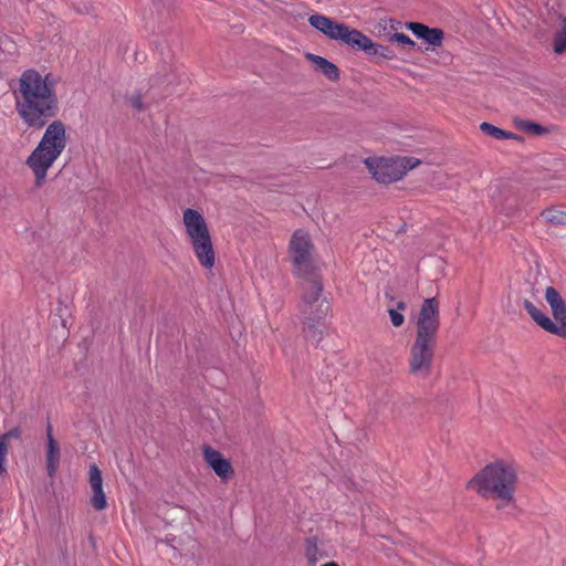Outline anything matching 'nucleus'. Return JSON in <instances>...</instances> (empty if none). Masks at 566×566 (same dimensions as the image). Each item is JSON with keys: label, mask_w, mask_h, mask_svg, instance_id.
<instances>
[{"label": "nucleus", "mask_w": 566, "mask_h": 566, "mask_svg": "<svg viewBox=\"0 0 566 566\" xmlns=\"http://www.w3.org/2000/svg\"><path fill=\"white\" fill-rule=\"evenodd\" d=\"M302 322V332L304 337L307 340H311L315 343V345H318L321 340L323 339V325L324 322H316L314 319H305L301 317Z\"/></svg>", "instance_id": "obj_18"}, {"label": "nucleus", "mask_w": 566, "mask_h": 566, "mask_svg": "<svg viewBox=\"0 0 566 566\" xmlns=\"http://www.w3.org/2000/svg\"><path fill=\"white\" fill-rule=\"evenodd\" d=\"M542 217L545 221L552 226H565L566 224V211L560 210L556 207H549L542 212Z\"/></svg>", "instance_id": "obj_24"}, {"label": "nucleus", "mask_w": 566, "mask_h": 566, "mask_svg": "<svg viewBox=\"0 0 566 566\" xmlns=\"http://www.w3.org/2000/svg\"><path fill=\"white\" fill-rule=\"evenodd\" d=\"M388 40L390 42H397V43H400V44H403V45H407L409 49L411 50H416V49H420L417 43L411 40L407 34L405 33H398V32H395L392 34H389L388 35Z\"/></svg>", "instance_id": "obj_27"}, {"label": "nucleus", "mask_w": 566, "mask_h": 566, "mask_svg": "<svg viewBox=\"0 0 566 566\" xmlns=\"http://www.w3.org/2000/svg\"><path fill=\"white\" fill-rule=\"evenodd\" d=\"M14 96L18 115L28 127L42 129L46 126L40 143L25 161L34 174L35 187L41 188L49 168L67 143L65 124L60 119L49 123L60 111L55 82L51 74L42 76L34 69L25 70L19 78Z\"/></svg>", "instance_id": "obj_1"}, {"label": "nucleus", "mask_w": 566, "mask_h": 566, "mask_svg": "<svg viewBox=\"0 0 566 566\" xmlns=\"http://www.w3.org/2000/svg\"><path fill=\"white\" fill-rule=\"evenodd\" d=\"M304 282L302 283V296L298 305L303 307L304 304L311 305L313 303H319L322 297V293L324 290L322 277L314 273V271L306 276H302Z\"/></svg>", "instance_id": "obj_8"}, {"label": "nucleus", "mask_w": 566, "mask_h": 566, "mask_svg": "<svg viewBox=\"0 0 566 566\" xmlns=\"http://www.w3.org/2000/svg\"><path fill=\"white\" fill-rule=\"evenodd\" d=\"M321 566H339L336 562H327Z\"/></svg>", "instance_id": "obj_33"}, {"label": "nucleus", "mask_w": 566, "mask_h": 566, "mask_svg": "<svg viewBox=\"0 0 566 566\" xmlns=\"http://www.w3.org/2000/svg\"><path fill=\"white\" fill-rule=\"evenodd\" d=\"M566 51V21L554 36V52L562 54Z\"/></svg>", "instance_id": "obj_26"}, {"label": "nucleus", "mask_w": 566, "mask_h": 566, "mask_svg": "<svg viewBox=\"0 0 566 566\" xmlns=\"http://www.w3.org/2000/svg\"><path fill=\"white\" fill-rule=\"evenodd\" d=\"M306 59L312 62L316 71L324 74L329 81L337 82L340 78L339 69L335 63L313 53H307Z\"/></svg>", "instance_id": "obj_15"}, {"label": "nucleus", "mask_w": 566, "mask_h": 566, "mask_svg": "<svg viewBox=\"0 0 566 566\" xmlns=\"http://www.w3.org/2000/svg\"><path fill=\"white\" fill-rule=\"evenodd\" d=\"M364 53L368 56L381 57L385 60H394L396 57V53L392 49L387 45L378 44L370 38L367 42V46L365 48Z\"/></svg>", "instance_id": "obj_20"}, {"label": "nucleus", "mask_w": 566, "mask_h": 566, "mask_svg": "<svg viewBox=\"0 0 566 566\" xmlns=\"http://www.w3.org/2000/svg\"><path fill=\"white\" fill-rule=\"evenodd\" d=\"M182 221L190 241L210 235L206 219L198 210L186 209L182 214Z\"/></svg>", "instance_id": "obj_7"}, {"label": "nucleus", "mask_w": 566, "mask_h": 566, "mask_svg": "<svg viewBox=\"0 0 566 566\" xmlns=\"http://www.w3.org/2000/svg\"><path fill=\"white\" fill-rule=\"evenodd\" d=\"M439 327V302L436 297L426 298L416 322V338L409 350L410 375L420 379H427L431 375Z\"/></svg>", "instance_id": "obj_2"}, {"label": "nucleus", "mask_w": 566, "mask_h": 566, "mask_svg": "<svg viewBox=\"0 0 566 566\" xmlns=\"http://www.w3.org/2000/svg\"><path fill=\"white\" fill-rule=\"evenodd\" d=\"M388 313H389V316H390L391 324L395 327H400L403 324L405 316L399 311H397L395 308H390L388 311Z\"/></svg>", "instance_id": "obj_30"}, {"label": "nucleus", "mask_w": 566, "mask_h": 566, "mask_svg": "<svg viewBox=\"0 0 566 566\" xmlns=\"http://www.w3.org/2000/svg\"><path fill=\"white\" fill-rule=\"evenodd\" d=\"M546 302L549 304L553 317L555 319L554 326L562 329L566 327V304L562 298L559 292L553 287L548 286L545 291Z\"/></svg>", "instance_id": "obj_11"}, {"label": "nucleus", "mask_w": 566, "mask_h": 566, "mask_svg": "<svg viewBox=\"0 0 566 566\" xmlns=\"http://www.w3.org/2000/svg\"><path fill=\"white\" fill-rule=\"evenodd\" d=\"M48 450H46V470L50 476H53L60 464V446L53 438L52 427H48Z\"/></svg>", "instance_id": "obj_17"}, {"label": "nucleus", "mask_w": 566, "mask_h": 566, "mask_svg": "<svg viewBox=\"0 0 566 566\" xmlns=\"http://www.w3.org/2000/svg\"><path fill=\"white\" fill-rule=\"evenodd\" d=\"M523 305L533 321L544 331L549 333L552 329H555L554 322L547 315L543 314L531 301L524 300Z\"/></svg>", "instance_id": "obj_19"}, {"label": "nucleus", "mask_w": 566, "mask_h": 566, "mask_svg": "<svg viewBox=\"0 0 566 566\" xmlns=\"http://www.w3.org/2000/svg\"><path fill=\"white\" fill-rule=\"evenodd\" d=\"M314 245L311 237L302 229L296 230L289 244V253L298 276L310 275L313 270L312 251Z\"/></svg>", "instance_id": "obj_5"}, {"label": "nucleus", "mask_w": 566, "mask_h": 566, "mask_svg": "<svg viewBox=\"0 0 566 566\" xmlns=\"http://www.w3.org/2000/svg\"><path fill=\"white\" fill-rule=\"evenodd\" d=\"M88 482L92 489L91 504L96 511H103L107 506L106 496L103 490L102 472L96 464L88 469Z\"/></svg>", "instance_id": "obj_9"}, {"label": "nucleus", "mask_w": 566, "mask_h": 566, "mask_svg": "<svg viewBox=\"0 0 566 566\" xmlns=\"http://www.w3.org/2000/svg\"><path fill=\"white\" fill-rule=\"evenodd\" d=\"M127 101L132 105L133 108H135L137 111L145 109V105H144L143 96H142L140 92H137L133 96L128 97Z\"/></svg>", "instance_id": "obj_29"}, {"label": "nucleus", "mask_w": 566, "mask_h": 566, "mask_svg": "<svg viewBox=\"0 0 566 566\" xmlns=\"http://www.w3.org/2000/svg\"><path fill=\"white\" fill-rule=\"evenodd\" d=\"M516 485V467L504 460L485 465L469 482V488L482 497L495 501L497 509L506 507L514 501Z\"/></svg>", "instance_id": "obj_3"}, {"label": "nucleus", "mask_w": 566, "mask_h": 566, "mask_svg": "<svg viewBox=\"0 0 566 566\" xmlns=\"http://www.w3.org/2000/svg\"><path fill=\"white\" fill-rule=\"evenodd\" d=\"M338 40L355 51L364 52L369 38L357 29H353L344 23Z\"/></svg>", "instance_id": "obj_14"}, {"label": "nucleus", "mask_w": 566, "mask_h": 566, "mask_svg": "<svg viewBox=\"0 0 566 566\" xmlns=\"http://www.w3.org/2000/svg\"><path fill=\"white\" fill-rule=\"evenodd\" d=\"M407 304L403 301H400L397 303V311H403L406 310Z\"/></svg>", "instance_id": "obj_32"}, {"label": "nucleus", "mask_w": 566, "mask_h": 566, "mask_svg": "<svg viewBox=\"0 0 566 566\" xmlns=\"http://www.w3.org/2000/svg\"><path fill=\"white\" fill-rule=\"evenodd\" d=\"M304 554L310 566L316 565V563L323 558L324 554L318 548V539L316 536H311L305 539Z\"/></svg>", "instance_id": "obj_22"}, {"label": "nucleus", "mask_w": 566, "mask_h": 566, "mask_svg": "<svg viewBox=\"0 0 566 566\" xmlns=\"http://www.w3.org/2000/svg\"><path fill=\"white\" fill-rule=\"evenodd\" d=\"M19 430L14 428L13 430L0 436V475H3L7 472L6 462L8 455L9 448V439L11 437H19Z\"/></svg>", "instance_id": "obj_23"}, {"label": "nucleus", "mask_w": 566, "mask_h": 566, "mask_svg": "<svg viewBox=\"0 0 566 566\" xmlns=\"http://www.w3.org/2000/svg\"><path fill=\"white\" fill-rule=\"evenodd\" d=\"M193 253L201 266L212 269L216 261V253L211 234L202 239L190 241Z\"/></svg>", "instance_id": "obj_10"}, {"label": "nucleus", "mask_w": 566, "mask_h": 566, "mask_svg": "<svg viewBox=\"0 0 566 566\" xmlns=\"http://www.w3.org/2000/svg\"><path fill=\"white\" fill-rule=\"evenodd\" d=\"M373 178L384 185L396 182L418 166L420 160L415 157L366 158L364 160Z\"/></svg>", "instance_id": "obj_4"}, {"label": "nucleus", "mask_w": 566, "mask_h": 566, "mask_svg": "<svg viewBox=\"0 0 566 566\" xmlns=\"http://www.w3.org/2000/svg\"><path fill=\"white\" fill-rule=\"evenodd\" d=\"M502 212H504L506 216H510L514 212V208L513 207H509V208H505L503 207L502 209Z\"/></svg>", "instance_id": "obj_31"}, {"label": "nucleus", "mask_w": 566, "mask_h": 566, "mask_svg": "<svg viewBox=\"0 0 566 566\" xmlns=\"http://www.w3.org/2000/svg\"><path fill=\"white\" fill-rule=\"evenodd\" d=\"M308 23L311 27L322 32L328 39L336 41L338 40V35L344 25V23L337 22L332 18L318 13L312 14L308 18Z\"/></svg>", "instance_id": "obj_12"}, {"label": "nucleus", "mask_w": 566, "mask_h": 566, "mask_svg": "<svg viewBox=\"0 0 566 566\" xmlns=\"http://www.w3.org/2000/svg\"><path fill=\"white\" fill-rule=\"evenodd\" d=\"M480 129L483 134L488 135V136H491L493 137L494 139H497V140H501V139H516V140H522L523 137L512 133V132H509V130H504L500 127H496L490 123H486V122H483L481 125H480Z\"/></svg>", "instance_id": "obj_21"}, {"label": "nucleus", "mask_w": 566, "mask_h": 566, "mask_svg": "<svg viewBox=\"0 0 566 566\" xmlns=\"http://www.w3.org/2000/svg\"><path fill=\"white\" fill-rule=\"evenodd\" d=\"M75 11H77L81 14H90L93 11V6L88 1L85 0H75L72 3Z\"/></svg>", "instance_id": "obj_28"}, {"label": "nucleus", "mask_w": 566, "mask_h": 566, "mask_svg": "<svg viewBox=\"0 0 566 566\" xmlns=\"http://www.w3.org/2000/svg\"><path fill=\"white\" fill-rule=\"evenodd\" d=\"M329 311L331 305L326 298L321 300L319 303H313L311 305L304 304L303 307H300L302 318L314 319L316 322H324Z\"/></svg>", "instance_id": "obj_16"}, {"label": "nucleus", "mask_w": 566, "mask_h": 566, "mask_svg": "<svg viewBox=\"0 0 566 566\" xmlns=\"http://www.w3.org/2000/svg\"><path fill=\"white\" fill-rule=\"evenodd\" d=\"M515 125L520 130H523L527 134L535 135V136H541V135L548 133V128H546L537 123L526 120V119L515 120Z\"/></svg>", "instance_id": "obj_25"}, {"label": "nucleus", "mask_w": 566, "mask_h": 566, "mask_svg": "<svg viewBox=\"0 0 566 566\" xmlns=\"http://www.w3.org/2000/svg\"><path fill=\"white\" fill-rule=\"evenodd\" d=\"M407 28L418 39L424 40L431 46H440L443 41V30L439 28H429L420 22H409Z\"/></svg>", "instance_id": "obj_13"}, {"label": "nucleus", "mask_w": 566, "mask_h": 566, "mask_svg": "<svg viewBox=\"0 0 566 566\" xmlns=\"http://www.w3.org/2000/svg\"><path fill=\"white\" fill-rule=\"evenodd\" d=\"M201 451L206 464L221 481L228 482L234 476V469L231 461L226 459L220 451L209 444H203Z\"/></svg>", "instance_id": "obj_6"}]
</instances>
